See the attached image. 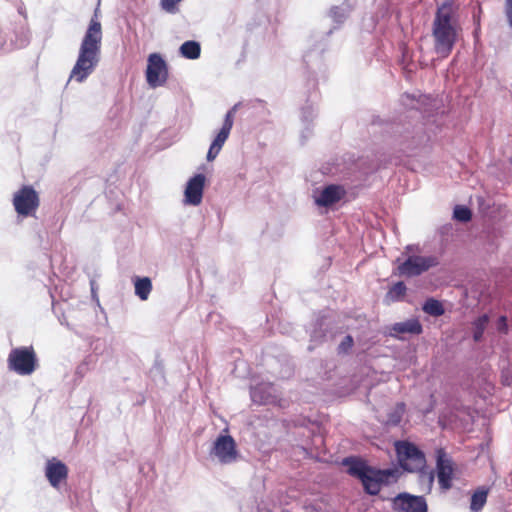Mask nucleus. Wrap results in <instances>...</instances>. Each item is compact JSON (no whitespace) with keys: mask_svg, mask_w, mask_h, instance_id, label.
<instances>
[{"mask_svg":"<svg viewBox=\"0 0 512 512\" xmlns=\"http://www.w3.org/2000/svg\"><path fill=\"white\" fill-rule=\"evenodd\" d=\"M101 44L102 26L96 10L81 41L76 62L69 75L70 81L83 83L95 71L100 61Z\"/></svg>","mask_w":512,"mask_h":512,"instance_id":"1","label":"nucleus"},{"mask_svg":"<svg viewBox=\"0 0 512 512\" xmlns=\"http://www.w3.org/2000/svg\"><path fill=\"white\" fill-rule=\"evenodd\" d=\"M458 5L447 0L437 7L432 24L433 48L440 58L451 53L458 40L461 27L457 15Z\"/></svg>","mask_w":512,"mask_h":512,"instance_id":"2","label":"nucleus"},{"mask_svg":"<svg viewBox=\"0 0 512 512\" xmlns=\"http://www.w3.org/2000/svg\"><path fill=\"white\" fill-rule=\"evenodd\" d=\"M343 465L348 468V473L351 476L357 477L361 481L365 491L370 495L378 494L382 484H388L391 479L396 477L395 470H376L353 457L345 458Z\"/></svg>","mask_w":512,"mask_h":512,"instance_id":"3","label":"nucleus"},{"mask_svg":"<svg viewBox=\"0 0 512 512\" xmlns=\"http://www.w3.org/2000/svg\"><path fill=\"white\" fill-rule=\"evenodd\" d=\"M7 364L9 370L21 376H29L38 367V359L32 346L18 347L10 351Z\"/></svg>","mask_w":512,"mask_h":512,"instance_id":"4","label":"nucleus"},{"mask_svg":"<svg viewBox=\"0 0 512 512\" xmlns=\"http://www.w3.org/2000/svg\"><path fill=\"white\" fill-rule=\"evenodd\" d=\"M396 451L399 463L404 470L417 472L425 466V456L414 444L406 441L397 442Z\"/></svg>","mask_w":512,"mask_h":512,"instance_id":"5","label":"nucleus"},{"mask_svg":"<svg viewBox=\"0 0 512 512\" xmlns=\"http://www.w3.org/2000/svg\"><path fill=\"white\" fill-rule=\"evenodd\" d=\"M438 263V258L435 256H409L398 265L397 270L400 276L414 277L437 266Z\"/></svg>","mask_w":512,"mask_h":512,"instance_id":"6","label":"nucleus"},{"mask_svg":"<svg viewBox=\"0 0 512 512\" xmlns=\"http://www.w3.org/2000/svg\"><path fill=\"white\" fill-rule=\"evenodd\" d=\"M15 211L24 217L32 216L39 206L37 192L31 186H23L13 197Z\"/></svg>","mask_w":512,"mask_h":512,"instance_id":"7","label":"nucleus"},{"mask_svg":"<svg viewBox=\"0 0 512 512\" xmlns=\"http://www.w3.org/2000/svg\"><path fill=\"white\" fill-rule=\"evenodd\" d=\"M146 80L150 87L156 88L165 84L168 78L167 64L158 53H152L147 60Z\"/></svg>","mask_w":512,"mask_h":512,"instance_id":"8","label":"nucleus"},{"mask_svg":"<svg viewBox=\"0 0 512 512\" xmlns=\"http://www.w3.org/2000/svg\"><path fill=\"white\" fill-rule=\"evenodd\" d=\"M210 456L216 458L221 464L235 462L238 453L234 439L230 435L218 436L211 448Z\"/></svg>","mask_w":512,"mask_h":512,"instance_id":"9","label":"nucleus"},{"mask_svg":"<svg viewBox=\"0 0 512 512\" xmlns=\"http://www.w3.org/2000/svg\"><path fill=\"white\" fill-rule=\"evenodd\" d=\"M345 195V190L340 185H328L313 192L314 202L319 207H329L340 201Z\"/></svg>","mask_w":512,"mask_h":512,"instance_id":"10","label":"nucleus"},{"mask_svg":"<svg viewBox=\"0 0 512 512\" xmlns=\"http://www.w3.org/2000/svg\"><path fill=\"white\" fill-rule=\"evenodd\" d=\"M205 180L203 174H196L188 180L184 191V202L186 204L197 206L202 202Z\"/></svg>","mask_w":512,"mask_h":512,"instance_id":"11","label":"nucleus"},{"mask_svg":"<svg viewBox=\"0 0 512 512\" xmlns=\"http://www.w3.org/2000/svg\"><path fill=\"white\" fill-rule=\"evenodd\" d=\"M394 504L402 512H427V503L423 496L399 494L394 499Z\"/></svg>","mask_w":512,"mask_h":512,"instance_id":"12","label":"nucleus"},{"mask_svg":"<svg viewBox=\"0 0 512 512\" xmlns=\"http://www.w3.org/2000/svg\"><path fill=\"white\" fill-rule=\"evenodd\" d=\"M45 476L52 487L58 488L60 483L66 480L68 468L63 462L53 458L46 463Z\"/></svg>","mask_w":512,"mask_h":512,"instance_id":"13","label":"nucleus"},{"mask_svg":"<svg viewBox=\"0 0 512 512\" xmlns=\"http://www.w3.org/2000/svg\"><path fill=\"white\" fill-rule=\"evenodd\" d=\"M452 475L453 467L451 460L446 457L444 452L441 450L438 451L437 477L438 482L443 489L448 490L451 487Z\"/></svg>","mask_w":512,"mask_h":512,"instance_id":"14","label":"nucleus"},{"mask_svg":"<svg viewBox=\"0 0 512 512\" xmlns=\"http://www.w3.org/2000/svg\"><path fill=\"white\" fill-rule=\"evenodd\" d=\"M231 119L230 116L224 118L223 125L219 132L217 133L216 137L212 141L210 148L207 153V160L213 161L217 155L220 153L223 145L225 144L226 140L228 139L231 129Z\"/></svg>","mask_w":512,"mask_h":512,"instance_id":"15","label":"nucleus"},{"mask_svg":"<svg viewBox=\"0 0 512 512\" xmlns=\"http://www.w3.org/2000/svg\"><path fill=\"white\" fill-rule=\"evenodd\" d=\"M275 389L271 383H262L251 387V399L254 403L266 404L273 400Z\"/></svg>","mask_w":512,"mask_h":512,"instance_id":"16","label":"nucleus"},{"mask_svg":"<svg viewBox=\"0 0 512 512\" xmlns=\"http://www.w3.org/2000/svg\"><path fill=\"white\" fill-rule=\"evenodd\" d=\"M422 332V325L417 319H409L403 322H398L392 325L390 334L397 336L399 334H415L418 335Z\"/></svg>","mask_w":512,"mask_h":512,"instance_id":"17","label":"nucleus"},{"mask_svg":"<svg viewBox=\"0 0 512 512\" xmlns=\"http://www.w3.org/2000/svg\"><path fill=\"white\" fill-rule=\"evenodd\" d=\"M134 288L136 296L142 301L147 300L152 290L151 279L148 277H136L134 280Z\"/></svg>","mask_w":512,"mask_h":512,"instance_id":"18","label":"nucleus"},{"mask_svg":"<svg viewBox=\"0 0 512 512\" xmlns=\"http://www.w3.org/2000/svg\"><path fill=\"white\" fill-rule=\"evenodd\" d=\"M179 51L183 57L195 60L200 57L201 47L196 41H186L180 46Z\"/></svg>","mask_w":512,"mask_h":512,"instance_id":"19","label":"nucleus"},{"mask_svg":"<svg viewBox=\"0 0 512 512\" xmlns=\"http://www.w3.org/2000/svg\"><path fill=\"white\" fill-rule=\"evenodd\" d=\"M487 495L488 490L481 487L477 489L472 497H471V503H470V509L472 512H479L484 507L486 501H487Z\"/></svg>","mask_w":512,"mask_h":512,"instance_id":"20","label":"nucleus"},{"mask_svg":"<svg viewBox=\"0 0 512 512\" xmlns=\"http://www.w3.org/2000/svg\"><path fill=\"white\" fill-rule=\"evenodd\" d=\"M405 412V404L397 403L387 414L385 424L388 426H397L400 424Z\"/></svg>","mask_w":512,"mask_h":512,"instance_id":"21","label":"nucleus"},{"mask_svg":"<svg viewBox=\"0 0 512 512\" xmlns=\"http://www.w3.org/2000/svg\"><path fill=\"white\" fill-rule=\"evenodd\" d=\"M423 311L431 316L438 317L444 314V308L441 302L434 298L426 300L423 305Z\"/></svg>","mask_w":512,"mask_h":512,"instance_id":"22","label":"nucleus"},{"mask_svg":"<svg viewBox=\"0 0 512 512\" xmlns=\"http://www.w3.org/2000/svg\"><path fill=\"white\" fill-rule=\"evenodd\" d=\"M489 322V317L487 314H483L480 317H478L474 323V331H473V338L476 342L480 341L483 333L487 327V324Z\"/></svg>","mask_w":512,"mask_h":512,"instance_id":"23","label":"nucleus"},{"mask_svg":"<svg viewBox=\"0 0 512 512\" xmlns=\"http://www.w3.org/2000/svg\"><path fill=\"white\" fill-rule=\"evenodd\" d=\"M349 12V6L347 4H342L341 6L331 8L330 17L334 22L341 24L347 18Z\"/></svg>","mask_w":512,"mask_h":512,"instance_id":"24","label":"nucleus"},{"mask_svg":"<svg viewBox=\"0 0 512 512\" xmlns=\"http://www.w3.org/2000/svg\"><path fill=\"white\" fill-rule=\"evenodd\" d=\"M405 292H406L405 284L403 282H397L387 292L386 297L390 301H398L405 295Z\"/></svg>","mask_w":512,"mask_h":512,"instance_id":"25","label":"nucleus"},{"mask_svg":"<svg viewBox=\"0 0 512 512\" xmlns=\"http://www.w3.org/2000/svg\"><path fill=\"white\" fill-rule=\"evenodd\" d=\"M401 102L404 106L410 109H420L422 103V96L419 95V98H416L414 94H404L401 97Z\"/></svg>","mask_w":512,"mask_h":512,"instance_id":"26","label":"nucleus"},{"mask_svg":"<svg viewBox=\"0 0 512 512\" xmlns=\"http://www.w3.org/2000/svg\"><path fill=\"white\" fill-rule=\"evenodd\" d=\"M453 216L456 220L467 222L471 219V211L465 206L458 205L454 208Z\"/></svg>","mask_w":512,"mask_h":512,"instance_id":"27","label":"nucleus"},{"mask_svg":"<svg viewBox=\"0 0 512 512\" xmlns=\"http://www.w3.org/2000/svg\"><path fill=\"white\" fill-rule=\"evenodd\" d=\"M183 0H160L161 9L169 14H176L179 11L178 5Z\"/></svg>","mask_w":512,"mask_h":512,"instance_id":"28","label":"nucleus"},{"mask_svg":"<svg viewBox=\"0 0 512 512\" xmlns=\"http://www.w3.org/2000/svg\"><path fill=\"white\" fill-rule=\"evenodd\" d=\"M353 343H354V341H353L352 336H350V335H346V336L342 339V341L340 342V344L338 345V348H337V349H338V353H340V354H341V353H343V354L348 353V352H349V350L352 348Z\"/></svg>","mask_w":512,"mask_h":512,"instance_id":"29","label":"nucleus"},{"mask_svg":"<svg viewBox=\"0 0 512 512\" xmlns=\"http://www.w3.org/2000/svg\"><path fill=\"white\" fill-rule=\"evenodd\" d=\"M316 116V109L313 106H306L301 111V119L304 122L311 121Z\"/></svg>","mask_w":512,"mask_h":512,"instance_id":"30","label":"nucleus"},{"mask_svg":"<svg viewBox=\"0 0 512 512\" xmlns=\"http://www.w3.org/2000/svg\"><path fill=\"white\" fill-rule=\"evenodd\" d=\"M503 13L506 17L508 26L512 29V0H504Z\"/></svg>","mask_w":512,"mask_h":512,"instance_id":"31","label":"nucleus"},{"mask_svg":"<svg viewBox=\"0 0 512 512\" xmlns=\"http://www.w3.org/2000/svg\"><path fill=\"white\" fill-rule=\"evenodd\" d=\"M239 105H240V103L235 104L225 115V117L230 116L232 126L234 124V115H235L236 111L238 110Z\"/></svg>","mask_w":512,"mask_h":512,"instance_id":"32","label":"nucleus"},{"mask_svg":"<svg viewBox=\"0 0 512 512\" xmlns=\"http://www.w3.org/2000/svg\"><path fill=\"white\" fill-rule=\"evenodd\" d=\"M505 321H506V318H505V317H501V318H500V322H501V324H502L503 326H505V325H506Z\"/></svg>","mask_w":512,"mask_h":512,"instance_id":"33","label":"nucleus"},{"mask_svg":"<svg viewBox=\"0 0 512 512\" xmlns=\"http://www.w3.org/2000/svg\"><path fill=\"white\" fill-rule=\"evenodd\" d=\"M311 337H312L313 339H316V338H317L316 332H314V333L311 335Z\"/></svg>","mask_w":512,"mask_h":512,"instance_id":"34","label":"nucleus"}]
</instances>
